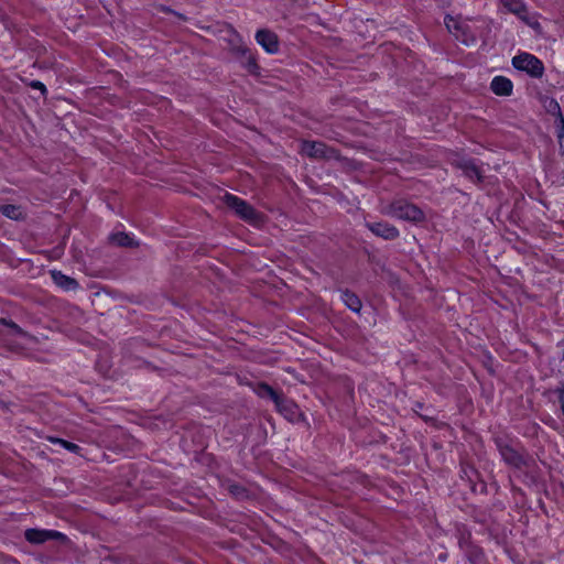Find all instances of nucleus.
<instances>
[{
    "mask_svg": "<svg viewBox=\"0 0 564 564\" xmlns=\"http://www.w3.org/2000/svg\"><path fill=\"white\" fill-rule=\"evenodd\" d=\"M221 202L231 209L240 219L256 225L261 221V214L257 212L248 202L230 193H225Z\"/></svg>",
    "mask_w": 564,
    "mask_h": 564,
    "instance_id": "1",
    "label": "nucleus"
},
{
    "mask_svg": "<svg viewBox=\"0 0 564 564\" xmlns=\"http://www.w3.org/2000/svg\"><path fill=\"white\" fill-rule=\"evenodd\" d=\"M497 448L503 462L517 469L528 467L532 458L522 448H516L503 440L496 441Z\"/></svg>",
    "mask_w": 564,
    "mask_h": 564,
    "instance_id": "2",
    "label": "nucleus"
},
{
    "mask_svg": "<svg viewBox=\"0 0 564 564\" xmlns=\"http://www.w3.org/2000/svg\"><path fill=\"white\" fill-rule=\"evenodd\" d=\"M386 213L391 217L412 223H421L425 218L421 208L402 199L391 203Z\"/></svg>",
    "mask_w": 564,
    "mask_h": 564,
    "instance_id": "3",
    "label": "nucleus"
},
{
    "mask_svg": "<svg viewBox=\"0 0 564 564\" xmlns=\"http://www.w3.org/2000/svg\"><path fill=\"white\" fill-rule=\"evenodd\" d=\"M514 68L525 72L531 77L541 78L544 74L543 63L534 55L520 53L512 58Z\"/></svg>",
    "mask_w": 564,
    "mask_h": 564,
    "instance_id": "4",
    "label": "nucleus"
},
{
    "mask_svg": "<svg viewBox=\"0 0 564 564\" xmlns=\"http://www.w3.org/2000/svg\"><path fill=\"white\" fill-rule=\"evenodd\" d=\"M25 540L31 544H43L47 541L54 540L61 543L67 542V536L56 530L31 528L24 531Z\"/></svg>",
    "mask_w": 564,
    "mask_h": 564,
    "instance_id": "5",
    "label": "nucleus"
},
{
    "mask_svg": "<svg viewBox=\"0 0 564 564\" xmlns=\"http://www.w3.org/2000/svg\"><path fill=\"white\" fill-rule=\"evenodd\" d=\"M301 151L313 159L337 158V151L321 141H303Z\"/></svg>",
    "mask_w": 564,
    "mask_h": 564,
    "instance_id": "6",
    "label": "nucleus"
},
{
    "mask_svg": "<svg viewBox=\"0 0 564 564\" xmlns=\"http://www.w3.org/2000/svg\"><path fill=\"white\" fill-rule=\"evenodd\" d=\"M501 2L509 12L517 15L521 21H523L529 26L533 29L540 28V23L534 18V15L529 13L523 0H501Z\"/></svg>",
    "mask_w": 564,
    "mask_h": 564,
    "instance_id": "7",
    "label": "nucleus"
},
{
    "mask_svg": "<svg viewBox=\"0 0 564 564\" xmlns=\"http://www.w3.org/2000/svg\"><path fill=\"white\" fill-rule=\"evenodd\" d=\"M276 411L283 415L288 421L297 423L303 420V413L299 405L291 399L286 398L283 393L274 403Z\"/></svg>",
    "mask_w": 564,
    "mask_h": 564,
    "instance_id": "8",
    "label": "nucleus"
},
{
    "mask_svg": "<svg viewBox=\"0 0 564 564\" xmlns=\"http://www.w3.org/2000/svg\"><path fill=\"white\" fill-rule=\"evenodd\" d=\"M256 41L269 54H275L279 52L280 45L278 35L268 29L258 30L256 33Z\"/></svg>",
    "mask_w": 564,
    "mask_h": 564,
    "instance_id": "9",
    "label": "nucleus"
},
{
    "mask_svg": "<svg viewBox=\"0 0 564 564\" xmlns=\"http://www.w3.org/2000/svg\"><path fill=\"white\" fill-rule=\"evenodd\" d=\"M366 227L376 236L386 240H394L399 237L400 232L397 227L386 221L366 223Z\"/></svg>",
    "mask_w": 564,
    "mask_h": 564,
    "instance_id": "10",
    "label": "nucleus"
},
{
    "mask_svg": "<svg viewBox=\"0 0 564 564\" xmlns=\"http://www.w3.org/2000/svg\"><path fill=\"white\" fill-rule=\"evenodd\" d=\"M457 167L463 171V174L475 183H480L484 180L482 171L478 166L476 160L464 159L457 162Z\"/></svg>",
    "mask_w": 564,
    "mask_h": 564,
    "instance_id": "11",
    "label": "nucleus"
},
{
    "mask_svg": "<svg viewBox=\"0 0 564 564\" xmlns=\"http://www.w3.org/2000/svg\"><path fill=\"white\" fill-rule=\"evenodd\" d=\"M53 282L64 291H76L79 283L72 276L64 274L62 271L52 270L50 272Z\"/></svg>",
    "mask_w": 564,
    "mask_h": 564,
    "instance_id": "12",
    "label": "nucleus"
},
{
    "mask_svg": "<svg viewBox=\"0 0 564 564\" xmlns=\"http://www.w3.org/2000/svg\"><path fill=\"white\" fill-rule=\"evenodd\" d=\"M490 88L498 96H510L512 94L513 84L505 76H496L491 80Z\"/></svg>",
    "mask_w": 564,
    "mask_h": 564,
    "instance_id": "13",
    "label": "nucleus"
},
{
    "mask_svg": "<svg viewBox=\"0 0 564 564\" xmlns=\"http://www.w3.org/2000/svg\"><path fill=\"white\" fill-rule=\"evenodd\" d=\"M253 392L262 398V399H270L273 401V403L276 402V400L281 397L282 392L275 391L271 386H269L265 382H256L252 386Z\"/></svg>",
    "mask_w": 564,
    "mask_h": 564,
    "instance_id": "14",
    "label": "nucleus"
},
{
    "mask_svg": "<svg viewBox=\"0 0 564 564\" xmlns=\"http://www.w3.org/2000/svg\"><path fill=\"white\" fill-rule=\"evenodd\" d=\"M339 292L340 300L349 310H351L355 313H359L361 311L362 304L357 294L349 291L348 289L340 290Z\"/></svg>",
    "mask_w": 564,
    "mask_h": 564,
    "instance_id": "15",
    "label": "nucleus"
},
{
    "mask_svg": "<svg viewBox=\"0 0 564 564\" xmlns=\"http://www.w3.org/2000/svg\"><path fill=\"white\" fill-rule=\"evenodd\" d=\"M541 102L545 111L555 117V122L564 118L560 104L552 97L543 96Z\"/></svg>",
    "mask_w": 564,
    "mask_h": 564,
    "instance_id": "16",
    "label": "nucleus"
},
{
    "mask_svg": "<svg viewBox=\"0 0 564 564\" xmlns=\"http://www.w3.org/2000/svg\"><path fill=\"white\" fill-rule=\"evenodd\" d=\"M240 52L246 59V68L248 69V72L250 74H258L260 67L257 63V59H256V56L253 55V53L247 47H241Z\"/></svg>",
    "mask_w": 564,
    "mask_h": 564,
    "instance_id": "17",
    "label": "nucleus"
},
{
    "mask_svg": "<svg viewBox=\"0 0 564 564\" xmlns=\"http://www.w3.org/2000/svg\"><path fill=\"white\" fill-rule=\"evenodd\" d=\"M0 213L3 216H6V217H8L10 219H14V220L20 219L23 216L21 207L17 206V205H12V204L1 205L0 206Z\"/></svg>",
    "mask_w": 564,
    "mask_h": 564,
    "instance_id": "18",
    "label": "nucleus"
},
{
    "mask_svg": "<svg viewBox=\"0 0 564 564\" xmlns=\"http://www.w3.org/2000/svg\"><path fill=\"white\" fill-rule=\"evenodd\" d=\"M46 440L50 443L61 445L62 447H64L68 452H72V453L80 455L82 448L77 444H75V443H72V442H68L66 440L58 438V437H55V436H47Z\"/></svg>",
    "mask_w": 564,
    "mask_h": 564,
    "instance_id": "19",
    "label": "nucleus"
},
{
    "mask_svg": "<svg viewBox=\"0 0 564 564\" xmlns=\"http://www.w3.org/2000/svg\"><path fill=\"white\" fill-rule=\"evenodd\" d=\"M110 240L120 247H133L135 246L133 239L126 232H116L110 236Z\"/></svg>",
    "mask_w": 564,
    "mask_h": 564,
    "instance_id": "20",
    "label": "nucleus"
},
{
    "mask_svg": "<svg viewBox=\"0 0 564 564\" xmlns=\"http://www.w3.org/2000/svg\"><path fill=\"white\" fill-rule=\"evenodd\" d=\"M0 324L11 328L12 333L15 334V335H20L22 337H28L29 336V334L26 332H24L18 324H15L11 319L1 318L0 319Z\"/></svg>",
    "mask_w": 564,
    "mask_h": 564,
    "instance_id": "21",
    "label": "nucleus"
},
{
    "mask_svg": "<svg viewBox=\"0 0 564 564\" xmlns=\"http://www.w3.org/2000/svg\"><path fill=\"white\" fill-rule=\"evenodd\" d=\"M557 141L561 149H564V118L555 122Z\"/></svg>",
    "mask_w": 564,
    "mask_h": 564,
    "instance_id": "22",
    "label": "nucleus"
},
{
    "mask_svg": "<svg viewBox=\"0 0 564 564\" xmlns=\"http://www.w3.org/2000/svg\"><path fill=\"white\" fill-rule=\"evenodd\" d=\"M445 24L448 31L453 32L454 30H459L458 21L449 15L445 18Z\"/></svg>",
    "mask_w": 564,
    "mask_h": 564,
    "instance_id": "23",
    "label": "nucleus"
},
{
    "mask_svg": "<svg viewBox=\"0 0 564 564\" xmlns=\"http://www.w3.org/2000/svg\"><path fill=\"white\" fill-rule=\"evenodd\" d=\"M29 86L33 89H37L42 93L43 96H45L47 94V89L45 87V85L40 82V80H32Z\"/></svg>",
    "mask_w": 564,
    "mask_h": 564,
    "instance_id": "24",
    "label": "nucleus"
},
{
    "mask_svg": "<svg viewBox=\"0 0 564 564\" xmlns=\"http://www.w3.org/2000/svg\"><path fill=\"white\" fill-rule=\"evenodd\" d=\"M11 564H19V563H18L17 561H14V560H13V561L11 562Z\"/></svg>",
    "mask_w": 564,
    "mask_h": 564,
    "instance_id": "25",
    "label": "nucleus"
},
{
    "mask_svg": "<svg viewBox=\"0 0 564 564\" xmlns=\"http://www.w3.org/2000/svg\"><path fill=\"white\" fill-rule=\"evenodd\" d=\"M563 360H564V351H563Z\"/></svg>",
    "mask_w": 564,
    "mask_h": 564,
    "instance_id": "26",
    "label": "nucleus"
}]
</instances>
